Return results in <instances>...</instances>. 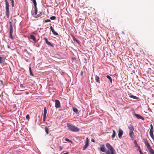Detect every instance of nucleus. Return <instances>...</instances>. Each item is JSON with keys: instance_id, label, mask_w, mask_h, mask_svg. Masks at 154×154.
<instances>
[{"instance_id": "1", "label": "nucleus", "mask_w": 154, "mask_h": 154, "mask_svg": "<svg viewBox=\"0 0 154 154\" xmlns=\"http://www.w3.org/2000/svg\"><path fill=\"white\" fill-rule=\"evenodd\" d=\"M128 127L129 131V135L131 139L133 140L135 138L134 134L133 132L134 130V127L133 125L130 124Z\"/></svg>"}, {"instance_id": "2", "label": "nucleus", "mask_w": 154, "mask_h": 154, "mask_svg": "<svg viewBox=\"0 0 154 154\" xmlns=\"http://www.w3.org/2000/svg\"><path fill=\"white\" fill-rule=\"evenodd\" d=\"M67 126L69 130L72 132H78L79 131V129L78 128L74 126L71 123H68Z\"/></svg>"}, {"instance_id": "3", "label": "nucleus", "mask_w": 154, "mask_h": 154, "mask_svg": "<svg viewBox=\"0 0 154 154\" xmlns=\"http://www.w3.org/2000/svg\"><path fill=\"white\" fill-rule=\"evenodd\" d=\"M6 4V15L7 17L9 18V4L7 0H5Z\"/></svg>"}, {"instance_id": "4", "label": "nucleus", "mask_w": 154, "mask_h": 154, "mask_svg": "<svg viewBox=\"0 0 154 154\" xmlns=\"http://www.w3.org/2000/svg\"><path fill=\"white\" fill-rule=\"evenodd\" d=\"M55 107L56 108H59L60 107V103L58 100H55Z\"/></svg>"}, {"instance_id": "5", "label": "nucleus", "mask_w": 154, "mask_h": 154, "mask_svg": "<svg viewBox=\"0 0 154 154\" xmlns=\"http://www.w3.org/2000/svg\"><path fill=\"white\" fill-rule=\"evenodd\" d=\"M34 7L35 9V11L34 13L32 11V15L33 17H35V16L36 15L38 12V9L37 7V5H34Z\"/></svg>"}, {"instance_id": "6", "label": "nucleus", "mask_w": 154, "mask_h": 154, "mask_svg": "<svg viewBox=\"0 0 154 154\" xmlns=\"http://www.w3.org/2000/svg\"><path fill=\"white\" fill-rule=\"evenodd\" d=\"M123 134V131L120 128L119 129L118 131V137L119 138H121Z\"/></svg>"}, {"instance_id": "7", "label": "nucleus", "mask_w": 154, "mask_h": 154, "mask_svg": "<svg viewBox=\"0 0 154 154\" xmlns=\"http://www.w3.org/2000/svg\"><path fill=\"white\" fill-rule=\"evenodd\" d=\"M134 115L138 119H141L143 121H144V118L138 114L135 113L134 114Z\"/></svg>"}, {"instance_id": "8", "label": "nucleus", "mask_w": 154, "mask_h": 154, "mask_svg": "<svg viewBox=\"0 0 154 154\" xmlns=\"http://www.w3.org/2000/svg\"><path fill=\"white\" fill-rule=\"evenodd\" d=\"M44 39L45 40V41L46 42V43L47 45L50 46L52 47H54L53 45L50 42H49L47 39L46 38H44Z\"/></svg>"}, {"instance_id": "9", "label": "nucleus", "mask_w": 154, "mask_h": 154, "mask_svg": "<svg viewBox=\"0 0 154 154\" xmlns=\"http://www.w3.org/2000/svg\"><path fill=\"white\" fill-rule=\"evenodd\" d=\"M10 24V30L9 32V33H12L13 32V26L11 22L10 21L9 22Z\"/></svg>"}, {"instance_id": "10", "label": "nucleus", "mask_w": 154, "mask_h": 154, "mask_svg": "<svg viewBox=\"0 0 154 154\" xmlns=\"http://www.w3.org/2000/svg\"><path fill=\"white\" fill-rule=\"evenodd\" d=\"M106 149L105 146L103 145H101V147L100 148V150L103 152H106Z\"/></svg>"}, {"instance_id": "11", "label": "nucleus", "mask_w": 154, "mask_h": 154, "mask_svg": "<svg viewBox=\"0 0 154 154\" xmlns=\"http://www.w3.org/2000/svg\"><path fill=\"white\" fill-rule=\"evenodd\" d=\"M29 38L32 39L34 42H36V39L35 36L33 35L32 34H30L29 35Z\"/></svg>"}, {"instance_id": "12", "label": "nucleus", "mask_w": 154, "mask_h": 154, "mask_svg": "<svg viewBox=\"0 0 154 154\" xmlns=\"http://www.w3.org/2000/svg\"><path fill=\"white\" fill-rule=\"evenodd\" d=\"M95 80L96 81V82L100 84V78L97 75H95Z\"/></svg>"}, {"instance_id": "13", "label": "nucleus", "mask_w": 154, "mask_h": 154, "mask_svg": "<svg viewBox=\"0 0 154 154\" xmlns=\"http://www.w3.org/2000/svg\"><path fill=\"white\" fill-rule=\"evenodd\" d=\"M72 110L73 111L75 112L76 114L79 115V114L78 110L76 108L74 107H72Z\"/></svg>"}, {"instance_id": "14", "label": "nucleus", "mask_w": 154, "mask_h": 154, "mask_svg": "<svg viewBox=\"0 0 154 154\" xmlns=\"http://www.w3.org/2000/svg\"><path fill=\"white\" fill-rule=\"evenodd\" d=\"M144 143L147 149L151 147L147 140H145L144 141Z\"/></svg>"}, {"instance_id": "15", "label": "nucleus", "mask_w": 154, "mask_h": 154, "mask_svg": "<svg viewBox=\"0 0 154 154\" xmlns=\"http://www.w3.org/2000/svg\"><path fill=\"white\" fill-rule=\"evenodd\" d=\"M150 154L154 153V151L151 147L148 149Z\"/></svg>"}, {"instance_id": "16", "label": "nucleus", "mask_w": 154, "mask_h": 154, "mask_svg": "<svg viewBox=\"0 0 154 154\" xmlns=\"http://www.w3.org/2000/svg\"><path fill=\"white\" fill-rule=\"evenodd\" d=\"M72 38L74 42H76L79 44H80V42L78 41L76 38L73 35H72Z\"/></svg>"}, {"instance_id": "17", "label": "nucleus", "mask_w": 154, "mask_h": 154, "mask_svg": "<svg viewBox=\"0 0 154 154\" xmlns=\"http://www.w3.org/2000/svg\"><path fill=\"white\" fill-rule=\"evenodd\" d=\"M150 129L149 131V133H153V127L152 124L150 125Z\"/></svg>"}, {"instance_id": "18", "label": "nucleus", "mask_w": 154, "mask_h": 154, "mask_svg": "<svg viewBox=\"0 0 154 154\" xmlns=\"http://www.w3.org/2000/svg\"><path fill=\"white\" fill-rule=\"evenodd\" d=\"M129 97L131 98H132L134 99L138 100L139 99V97H138L133 95H130Z\"/></svg>"}, {"instance_id": "19", "label": "nucleus", "mask_w": 154, "mask_h": 154, "mask_svg": "<svg viewBox=\"0 0 154 154\" xmlns=\"http://www.w3.org/2000/svg\"><path fill=\"white\" fill-rule=\"evenodd\" d=\"M45 132L46 133V134H48L49 129H48V127L47 126L45 127Z\"/></svg>"}, {"instance_id": "20", "label": "nucleus", "mask_w": 154, "mask_h": 154, "mask_svg": "<svg viewBox=\"0 0 154 154\" xmlns=\"http://www.w3.org/2000/svg\"><path fill=\"white\" fill-rule=\"evenodd\" d=\"M106 77H107V78H108L109 79L110 82L111 83H112V79L111 78L109 75H107L106 76Z\"/></svg>"}, {"instance_id": "21", "label": "nucleus", "mask_w": 154, "mask_h": 154, "mask_svg": "<svg viewBox=\"0 0 154 154\" xmlns=\"http://www.w3.org/2000/svg\"><path fill=\"white\" fill-rule=\"evenodd\" d=\"M88 146H89V144H88V143L87 142V143H86L85 144V145L83 147L82 150H85L87 148V147Z\"/></svg>"}, {"instance_id": "22", "label": "nucleus", "mask_w": 154, "mask_h": 154, "mask_svg": "<svg viewBox=\"0 0 154 154\" xmlns=\"http://www.w3.org/2000/svg\"><path fill=\"white\" fill-rule=\"evenodd\" d=\"M47 109L45 107L44 108V114L43 116H46L47 114Z\"/></svg>"}, {"instance_id": "23", "label": "nucleus", "mask_w": 154, "mask_h": 154, "mask_svg": "<svg viewBox=\"0 0 154 154\" xmlns=\"http://www.w3.org/2000/svg\"><path fill=\"white\" fill-rule=\"evenodd\" d=\"M29 71L30 75L32 76H34V75L32 72L31 68L30 66L29 67Z\"/></svg>"}, {"instance_id": "24", "label": "nucleus", "mask_w": 154, "mask_h": 154, "mask_svg": "<svg viewBox=\"0 0 154 154\" xmlns=\"http://www.w3.org/2000/svg\"><path fill=\"white\" fill-rule=\"evenodd\" d=\"M112 131L113 134L112 135V138H114L115 136L116 133L115 131L114 130H113Z\"/></svg>"}, {"instance_id": "25", "label": "nucleus", "mask_w": 154, "mask_h": 154, "mask_svg": "<svg viewBox=\"0 0 154 154\" xmlns=\"http://www.w3.org/2000/svg\"><path fill=\"white\" fill-rule=\"evenodd\" d=\"M134 146L135 147H137L138 148H139V146H138L137 142L136 140H134Z\"/></svg>"}, {"instance_id": "26", "label": "nucleus", "mask_w": 154, "mask_h": 154, "mask_svg": "<svg viewBox=\"0 0 154 154\" xmlns=\"http://www.w3.org/2000/svg\"><path fill=\"white\" fill-rule=\"evenodd\" d=\"M52 32L55 35H58V33L57 32H56L54 30V31H52Z\"/></svg>"}, {"instance_id": "27", "label": "nucleus", "mask_w": 154, "mask_h": 154, "mask_svg": "<svg viewBox=\"0 0 154 154\" xmlns=\"http://www.w3.org/2000/svg\"><path fill=\"white\" fill-rule=\"evenodd\" d=\"M152 139L154 140V136L153 133H149Z\"/></svg>"}, {"instance_id": "28", "label": "nucleus", "mask_w": 154, "mask_h": 154, "mask_svg": "<svg viewBox=\"0 0 154 154\" xmlns=\"http://www.w3.org/2000/svg\"><path fill=\"white\" fill-rule=\"evenodd\" d=\"M50 19L51 20H55L56 19V17L55 16H53L51 17Z\"/></svg>"}, {"instance_id": "29", "label": "nucleus", "mask_w": 154, "mask_h": 154, "mask_svg": "<svg viewBox=\"0 0 154 154\" xmlns=\"http://www.w3.org/2000/svg\"><path fill=\"white\" fill-rule=\"evenodd\" d=\"M38 13H39L37 15V16L38 17L41 16L42 15V12H39Z\"/></svg>"}, {"instance_id": "30", "label": "nucleus", "mask_w": 154, "mask_h": 154, "mask_svg": "<svg viewBox=\"0 0 154 154\" xmlns=\"http://www.w3.org/2000/svg\"><path fill=\"white\" fill-rule=\"evenodd\" d=\"M33 3L34 5H37V3L36 0H31Z\"/></svg>"}, {"instance_id": "31", "label": "nucleus", "mask_w": 154, "mask_h": 154, "mask_svg": "<svg viewBox=\"0 0 154 154\" xmlns=\"http://www.w3.org/2000/svg\"><path fill=\"white\" fill-rule=\"evenodd\" d=\"M65 140L67 141H68V142H70L71 143H72V142L71 140H69V139H68V138H66L65 139Z\"/></svg>"}, {"instance_id": "32", "label": "nucleus", "mask_w": 154, "mask_h": 154, "mask_svg": "<svg viewBox=\"0 0 154 154\" xmlns=\"http://www.w3.org/2000/svg\"><path fill=\"white\" fill-rule=\"evenodd\" d=\"M138 149L139 150V152H140V154H143L142 152L141 151L140 149V146H139Z\"/></svg>"}, {"instance_id": "33", "label": "nucleus", "mask_w": 154, "mask_h": 154, "mask_svg": "<svg viewBox=\"0 0 154 154\" xmlns=\"http://www.w3.org/2000/svg\"><path fill=\"white\" fill-rule=\"evenodd\" d=\"M9 35H10V36L11 38L12 39V40H13L14 39V38L12 36V33H9Z\"/></svg>"}, {"instance_id": "34", "label": "nucleus", "mask_w": 154, "mask_h": 154, "mask_svg": "<svg viewBox=\"0 0 154 154\" xmlns=\"http://www.w3.org/2000/svg\"><path fill=\"white\" fill-rule=\"evenodd\" d=\"M26 118L28 120H29V114H27L26 116Z\"/></svg>"}, {"instance_id": "35", "label": "nucleus", "mask_w": 154, "mask_h": 154, "mask_svg": "<svg viewBox=\"0 0 154 154\" xmlns=\"http://www.w3.org/2000/svg\"><path fill=\"white\" fill-rule=\"evenodd\" d=\"M51 22V20H49V19H47L45 20V22L46 23H48V22Z\"/></svg>"}, {"instance_id": "36", "label": "nucleus", "mask_w": 154, "mask_h": 154, "mask_svg": "<svg viewBox=\"0 0 154 154\" xmlns=\"http://www.w3.org/2000/svg\"><path fill=\"white\" fill-rule=\"evenodd\" d=\"M11 3H12V7H14V1H11Z\"/></svg>"}, {"instance_id": "37", "label": "nucleus", "mask_w": 154, "mask_h": 154, "mask_svg": "<svg viewBox=\"0 0 154 154\" xmlns=\"http://www.w3.org/2000/svg\"><path fill=\"white\" fill-rule=\"evenodd\" d=\"M50 29L51 31V32L52 31H54V28L52 27V26H50Z\"/></svg>"}, {"instance_id": "38", "label": "nucleus", "mask_w": 154, "mask_h": 154, "mask_svg": "<svg viewBox=\"0 0 154 154\" xmlns=\"http://www.w3.org/2000/svg\"><path fill=\"white\" fill-rule=\"evenodd\" d=\"M46 116H43V121L44 122L45 121V118H46Z\"/></svg>"}, {"instance_id": "39", "label": "nucleus", "mask_w": 154, "mask_h": 154, "mask_svg": "<svg viewBox=\"0 0 154 154\" xmlns=\"http://www.w3.org/2000/svg\"><path fill=\"white\" fill-rule=\"evenodd\" d=\"M2 63V57L0 56V63Z\"/></svg>"}, {"instance_id": "40", "label": "nucleus", "mask_w": 154, "mask_h": 154, "mask_svg": "<svg viewBox=\"0 0 154 154\" xmlns=\"http://www.w3.org/2000/svg\"><path fill=\"white\" fill-rule=\"evenodd\" d=\"M83 72H84L83 71H81V76H83Z\"/></svg>"}, {"instance_id": "41", "label": "nucleus", "mask_w": 154, "mask_h": 154, "mask_svg": "<svg viewBox=\"0 0 154 154\" xmlns=\"http://www.w3.org/2000/svg\"><path fill=\"white\" fill-rule=\"evenodd\" d=\"M87 142L88 143V144H89L88 139V138H87V139H86V143H87Z\"/></svg>"}, {"instance_id": "42", "label": "nucleus", "mask_w": 154, "mask_h": 154, "mask_svg": "<svg viewBox=\"0 0 154 154\" xmlns=\"http://www.w3.org/2000/svg\"><path fill=\"white\" fill-rule=\"evenodd\" d=\"M59 149H60V150H61L62 149V147L61 146H59Z\"/></svg>"}, {"instance_id": "43", "label": "nucleus", "mask_w": 154, "mask_h": 154, "mask_svg": "<svg viewBox=\"0 0 154 154\" xmlns=\"http://www.w3.org/2000/svg\"><path fill=\"white\" fill-rule=\"evenodd\" d=\"M84 60H85V61L84 62L85 63L87 61V59L85 57L84 58Z\"/></svg>"}, {"instance_id": "44", "label": "nucleus", "mask_w": 154, "mask_h": 154, "mask_svg": "<svg viewBox=\"0 0 154 154\" xmlns=\"http://www.w3.org/2000/svg\"><path fill=\"white\" fill-rule=\"evenodd\" d=\"M0 82L1 83V84H2V85H3V81L2 80H0Z\"/></svg>"}, {"instance_id": "45", "label": "nucleus", "mask_w": 154, "mask_h": 154, "mask_svg": "<svg viewBox=\"0 0 154 154\" xmlns=\"http://www.w3.org/2000/svg\"><path fill=\"white\" fill-rule=\"evenodd\" d=\"M91 141H92V142H94V140H93V139H92V140H91Z\"/></svg>"}, {"instance_id": "46", "label": "nucleus", "mask_w": 154, "mask_h": 154, "mask_svg": "<svg viewBox=\"0 0 154 154\" xmlns=\"http://www.w3.org/2000/svg\"><path fill=\"white\" fill-rule=\"evenodd\" d=\"M67 153H68V152H66V153H63V154H67Z\"/></svg>"}, {"instance_id": "47", "label": "nucleus", "mask_w": 154, "mask_h": 154, "mask_svg": "<svg viewBox=\"0 0 154 154\" xmlns=\"http://www.w3.org/2000/svg\"><path fill=\"white\" fill-rule=\"evenodd\" d=\"M8 48H10V46H8Z\"/></svg>"}]
</instances>
